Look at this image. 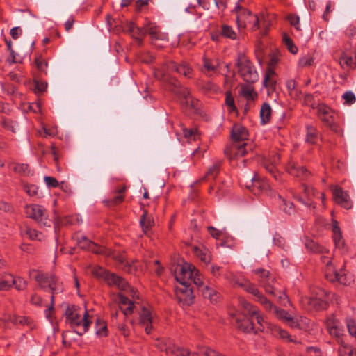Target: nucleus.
<instances>
[{
    "mask_svg": "<svg viewBox=\"0 0 356 356\" xmlns=\"http://www.w3.org/2000/svg\"><path fill=\"white\" fill-rule=\"evenodd\" d=\"M195 273H195L192 278V282L194 283V284H195L200 291H202V289L206 286L203 282V277L200 274L197 270H196Z\"/></svg>",
    "mask_w": 356,
    "mask_h": 356,
    "instance_id": "nucleus-55",
    "label": "nucleus"
},
{
    "mask_svg": "<svg viewBox=\"0 0 356 356\" xmlns=\"http://www.w3.org/2000/svg\"><path fill=\"white\" fill-rule=\"evenodd\" d=\"M157 322V316L149 307H143L139 312L138 325L144 328L147 334H150L154 325Z\"/></svg>",
    "mask_w": 356,
    "mask_h": 356,
    "instance_id": "nucleus-10",
    "label": "nucleus"
},
{
    "mask_svg": "<svg viewBox=\"0 0 356 356\" xmlns=\"http://www.w3.org/2000/svg\"><path fill=\"white\" fill-rule=\"evenodd\" d=\"M339 356H356L355 351L351 346L345 345L339 348Z\"/></svg>",
    "mask_w": 356,
    "mask_h": 356,
    "instance_id": "nucleus-52",
    "label": "nucleus"
},
{
    "mask_svg": "<svg viewBox=\"0 0 356 356\" xmlns=\"http://www.w3.org/2000/svg\"><path fill=\"white\" fill-rule=\"evenodd\" d=\"M326 296V293L324 290L319 289L316 296L311 297L308 299V304L311 307L316 309H324L327 307V302L323 298Z\"/></svg>",
    "mask_w": 356,
    "mask_h": 356,
    "instance_id": "nucleus-24",
    "label": "nucleus"
},
{
    "mask_svg": "<svg viewBox=\"0 0 356 356\" xmlns=\"http://www.w3.org/2000/svg\"><path fill=\"white\" fill-rule=\"evenodd\" d=\"M225 105L228 108L229 113L237 111V108L235 106L234 99L231 91L227 90L225 92Z\"/></svg>",
    "mask_w": 356,
    "mask_h": 356,
    "instance_id": "nucleus-47",
    "label": "nucleus"
},
{
    "mask_svg": "<svg viewBox=\"0 0 356 356\" xmlns=\"http://www.w3.org/2000/svg\"><path fill=\"white\" fill-rule=\"evenodd\" d=\"M29 276L38 283L40 289L49 288L52 293L50 306L45 310L46 316L49 318L54 311L55 294L63 291V284L54 275L42 273L35 269L29 271Z\"/></svg>",
    "mask_w": 356,
    "mask_h": 356,
    "instance_id": "nucleus-2",
    "label": "nucleus"
},
{
    "mask_svg": "<svg viewBox=\"0 0 356 356\" xmlns=\"http://www.w3.org/2000/svg\"><path fill=\"white\" fill-rule=\"evenodd\" d=\"M118 304L120 310L124 316H128L133 313L135 307L134 302L121 293L118 295Z\"/></svg>",
    "mask_w": 356,
    "mask_h": 356,
    "instance_id": "nucleus-28",
    "label": "nucleus"
},
{
    "mask_svg": "<svg viewBox=\"0 0 356 356\" xmlns=\"http://www.w3.org/2000/svg\"><path fill=\"white\" fill-rule=\"evenodd\" d=\"M305 245L308 250L314 253L323 254L327 252L326 248L307 237L305 238Z\"/></svg>",
    "mask_w": 356,
    "mask_h": 356,
    "instance_id": "nucleus-33",
    "label": "nucleus"
},
{
    "mask_svg": "<svg viewBox=\"0 0 356 356\" xmlns=\"http://www.w3.org/2000/svg\"><path fill=\"white\" fill-rule=\"evenodd\" d=\"M82 242H86L87 245H84L83 248H87V250L91 251L95 254H104L109 257L112 254V250L104 246L98 245L92 241L88 240L86 237L82 236Z\"/></svg>",
    "mask_w": 356,
    "mask_h": 356,
    "instance_id": "nucleus-26",
    "label": "nucleus"
},
{
    "mask_svg": "<svg viewBox=\"0 0 356 356\" xmlns=\"http://www.w3.org/2000/svg\"><path fill=\"white\" fill-rule=\"evenodd\" d=\"M236 66L243 80L248 83H254L258 80V73L252 63L243 53L237 56Z\"/></svg>",
    "mask_w": 356,
    "mask_h": 356,
    "instance_id": "nucleus-6",
    "label": "nucleus"
},
{
    "mask_svg": "<svg viewBox=\"0 0 356 356\" xmlns=\"http://www.w3.org/2000/svg\"><path fill=\"white\" fill-rule=\"evenodd\" d=\"M145 31L149 34L152 40V44L157 48H162L163 44H158L159 40L168 42V35L159 31V29L153 23L149 22L145 26Z\"/></svg>",
    "mask_w": 356,
    "mask_h": 356,
    "instance_id": "nucleus-14",
    "label": "nucleus"
},
{
    "mask_svg": "<svg viewBox=\"0 0 356 356\" xmlns=\"http://www.w3.org/2000/svg\"><path fill=\"white\" fill-rule=\"evenodd\" d=\"M343 99L345 100V102L348 104H353L355 102L356 100L355 95L351 91H348L345 92L343 95Z\"/></svg>",
    "mask_w": 356,
    "mask_h": 356,
    "instance_id": "nucleus-62",
    "label": "nucleus"
},
{
    "mask_svg": "<svg viewBox=\"0 0 356 356\" xmlns=\"http://www.w3.org/2000/svg\"><path fill=\"white\" fill-rule=\"evenodd\" d=\"M196 270L194 266L187 263L178 266L175 269L176 280L181 285L191 286Z\"/></svg>",
    "mask_w": 356,
    "mask_h": 356,
    "instance_id": "nucleus-11",
    "label": "nucleus"
},
{
    "mask_svg": "<svg viewBox=\"0 0 356 356\" xmlns=\"http://www.w3.org/2000/svg\"><path fill=\"white\" fill-rule=\"evenodd\" d=\"M282 40L286 47L287 49L293 54L298 52V47L293 44V40L288 36L287 34L284 33Z\"/></svg>",
    "mask_w": 356,
    "mask_h": 356,
    "instance_id": "nucleus-48",
    "label": "nucleus"
},
{
    "mask_svg": "<svg viewBox=\"0 0 356 356\" xmlns=\"http://www.w3.org/2000/svg\"><path fill=\"white\" fill-rule=\"evenodd\" d=\"M156 346L168 356H225L209 347H202L197 352H190L174 344L170 339L158 340Z\"/></svg>",
    "mask_w": 356,
    "mask_h": 356,
    "instance_id": "nucleus-3",
    "label": "nucleus"
},
{
    "mask_svg": "<svg viewBox=\"0 0 356 356\" xmlns=\"http://www.w3.org/2000/svg\"><path fill=\"white\" fill-rule=\"evenodd\" d=\"M254 272L259 275L258 280L265 289L266 292L273 296H277L276 289L272 284L274 282V277L271 276L270 273L264 269H258Z\"/></svg>",
    "mask_w": 356,
    "mask_h": 356,
    "instance_id": "nucleus-17",
    "label": "nucleus"
},
{
    "mask_svg": "<svg viewBox=\"0 0 356 356\" xmlns=\"http://www.w3.org/2000/svg\"><path fill=\"white\" fill-rule=\"evenodd\" d=\"M318 115L321 120L334 132L341 134V127L334 121V112L325 104H320L318 106Z\"/></svg>",
    "mask_w": 356,
    "mask_h": 356,
    "instance_id": "nucleus-9",
    "label": "nucleus"
},
{
    "mask_svg": "<svg viewBox=\"0 0 356 356\" xmlns=\"http://www.w3.org/2000/svg\"><path fill=\"white\" fill-rule=\"evenodd\" d=\"M241 93L242 95L248 100H253L257 96L254 88L248 85H243L241 86Z\"/></svg>",
    "mask_w": 356,
    "mask_h": 356,
    "instance_id": "nucleus-44",
    "label": "nucleus"
},
{
    "mask_svg": "<svg viewBox=\"0 0 356 356\" xmlns=\"http://www.w3.org/2000/svg\"><path fill=\"white\" fill-rule=\"evenodd\" d=\"M13 170L21 175H28L30 172L29 167L27 164L15 163Z\"/></svg>",
    "mask_w": 356,
    "mask_h": 356,
    "instance_id": "nucleus-51",
    "label": "nucleus"
},
{
    "mask_svg": "<svg viewBox=\"0 0 356 356\" xmlns=\"http://www.w3.org/2000/svg\"><path fill=\"white\" fill-rule=\"evenodd\" d=\"M169 72H176L177 73L184 76L186 78H192L193 70L186 62H181L177 64L175 62H169L161 68L156 69L154 75L156 79L167 83L169 85V90L177 95L181 100V103L187 108H195L198 100L194 99L187 88L183 87L180 82L175 77L170 75Z\"/></svg>",
    "mask_w": 356,
    "mask_h": 356,
    "instance_id": "nucleus-1",
    "label": "nucleus"
},
{
    "mask_svg": "<svg viewBox=\"0 0 356 356\" xmlns=\"http://www.w3.org/2000/svg\"><path fill=\"white\" fill-rule=\"evenodd\" d=\"M327 330L329 334L335 339L337 342L340 344L341 346H345L343 341L344 331L343 330L336 325L334 323L331 325L330 323H327Z\"/></svg>",
    "mask_w": 356,
    "mask_h": 356,
    "instance_id": "nucleus-30",
    "label": "nucleus"
},
{
    "mask_svg": "<svg viewBox=\"0 0 356 356\" xmlns=\"http://www.w3.org/2000/svg\"><path fill=\"white\" fill-rule=\"evenodd\" d=\"M175 295L177 301L183 306H189L193 303L195 296L191 286L186 285L177 286Z\"/></svg>",
    "mask_w": 356,
    "mask_h": 356,
    "instance_id": "nucleus-15",
    "label": "nucleus"
},
{
    "mask_svg": "<svg viewBox=\"0 0 356 356\" xmlns=\"http://www.w3.org/2000/svg\"><path fill=\"white\" fill-rule=\"evenodd\" d=\"M247 129L241 124H234L232 127L231 136L232 142L243 143L248 138Z\"/></svg>",
    "mask_w": 356,
    "mask_h": 356,
    "instance_id": "nucleus-25",
    "label": "nucleus"
},
{
    "mask_svg": "<svg viewBox=\"0 0 356 356\" xmlns=\"http://www.w3.org/2000/svg\"><path fill=\"white\" fill-rule=\"evenodd\" d=\"M221 166L220 161H216L207 170L205 177L214 179L217 177Z\"/></svg>",
    "mask_w": 356,
    "mask_h": 356,
    "instance_id": "nucleus-46",
    "label": "nucleus"
},
{
    "mask_svg": "<svg viewBox=\"0 0 356 356\" xmlns=\"http://www.w3.org/2000/svg\"><path fill=\"white\" fill-rule=\"evenodd\" d=\"M247 145L246 142H232V144L225 149V154L230 159H238L248 153Z\"/></svg>",
    "mask_w": 356,
    "mask_h": 356,
    "instance_id": "nucleus-16",
    "label": "nucleus"
},
{
    "mask_svg": "<svg viewBox=\"0 0 356 356\" xmlns=\"http://www.w3.org/2000/svg\"><path fill=\"white\" fill-rule=\"evenodd\" d=\"M10 281V289L15 286L17 291L24 290L27 286V282L21 277H15L12 274H8Z\"/></svg>",
    "mask_w": 356,
    "mask_h": 356,
    "instance_id": "nucleus-34",
    "label": "nucleus"
},
{
    "mask_svg": "<svg viewBox=\"0 0 356 356\" xmlns=\"http://www.w3.org/2000/svg\"><path fill=\"white\" fill-rule=\"evenodd\" d=\"M273 314L279 320L288 324L291 327H300L298 320L293 318L288 312L284 309L278 307H273Z\"/></svg>",
    "mask_w": 356,
    "mask_h": 356,
    "instance_id": "nucleus-21",
    "label": "nucleus"
},
{
    "mask_svg": "<svg viewBox=\"0 0 356 356\" xmlns=\"http://www.w3.org/2000/svg\"><path fill=\"white\" fill-rule=\"evenodd\" d=\"M286 170L291 175L302 179L307 178L310 173L302 166H299L295 161H290L286 167Z\"/></svg>",
    "mask_w": 356,
    "mask_h": 356,
    "instance_id": "nucleus-23",
    "label": "nucleus"
},
{
    "mask_svg": "<svg viewBox=\"0 0 356 356\" xmlns=\"http://www.w3.org/2000/svg\"><path fill=\"white\" fill-rule=\"evenodd\" d=\"M279 198L282 202V210L288 214L292 213L294 211L293 204L290 202H286V200L282 199L280 195H279Z\"/></svg>",
    "mask_w": 356,
    "mask_h": 356,
    "instance_id": "nucleus-57",
    "label": "nucleus"
},
{
    "mask_svg": "<svg viewBox=\"0 0 356 356\" xmlns=\"http://www.w3.org/2000/svg\"><path fill=\"white\" fill-rule=\"evenodd\" d=\"M271 116V108L267 103L263 104L260 111L261 121L263 124H266L270 121Z\"/></svg>",
    "mask_w": 356,
    "mask_h": 356,
    "instance_id": "nucleus-42",
    "label": "nucleus"
},
{
    "mask_svg": "<svg viewBox=\"0 0 356 356\" xmlns=\"http://www.w3.org/2000/svg\"><path fill=\"white\" fill-rule=\"evenodd\" d=\"M183 134L186 138L196 140L199 136L196 129L183 128Z\"/></svg>",
    "mask_w": 356,
    "mask_h": 356,
    "instance_id": "nucleus-56",
    "label": "nucleus"
},
{
    "mask_svg": "<svg viewBox=\"0 0 356 356\" xmlns=\"http://www.w3.org/2000/svg\"><path fill=\"white\" fill-rule=\"evenodd\" d=\"M65 317L66 321L79 335L86 333L92 323L87 310H85L83 316H81L74 305L67 307L65 311Z\"/></svg>",
    "mask_w": 356,
    "mask_h": 356,
    "instance_id": "nucleus-5",
    "label": "nucleus"
},
{
    "mask_svg": "<svg viewBox=\"0 0 356 356\" xmlns=\"http://www.w3.org/2000/svg\"><path fill=\"white\" fill-rule=\"evenodd\" d=\"M140 224L145 234L154 225V222L152 218L148 216L147 211L144 210L143 213L140 220Z\"/></svg>",
    "mask_w": 356,
    "mask_h": 356,
    "instance_id": "nucleus-38",
    "label": "nucleus"
},
{
    "mask_svg": "<svg viewBox=\"0 0 356 356\" xmlns=\"http://www.w3.org/2000/svg\"><path fill=\"white\" fill-rule=\"evenodd\" d=\"M126 191V186H124L120 189H118L115 191V195L112 197L111 200L107 201L108 204L109 205H118L121 204L124 200V192Z\"/></svg>",
    "mask_w": 356,
    "mask_h": 356,
    "instance_id": "nucleus-40",
    "label": "nucleus"
},
{
    "mask_svg": "<svg viewBox=\"0 0 356 356\" xmlns=\"http://www.w3.org/2000/svg\"><path fill=\"white\" fill-rule=\"evenodd\" d=\"M247 187L255 195L260 193L268 194L270 191V185L266 179H260L254 175L251 179V185Z\"/></svg>",
    "mask_w": 356,
    "mask_h": 356,
    "instance_id": "nucleus-20",
    "label": "nucleus"
},
{
    "mask_svg": "<svg viewBox=\"0 0 356 356\" xmlns=\"http://www.w3.org/2000/svg\"><path fill=\"white\" fill-rule=\"evenodd\" d=\"M314 63V59L309 56H304L299 60L298 65L302 67L311 66Z\"/></svg>",
    "mask_w": 356,
    "mask_h": 356,
    "instance_id": "nucleus-60",
    "label": "nucleus"
},
{
    "mask_svg": "<svg viewBox=\"0 0 356 356\" xmlns=\"http://www.w3.org/2000/svg\"><path fill=\"white\" fill-rule=\"evenodd\" d=\"M21 234L22 236H27L30 240L42 241L44 239V236L42 232L33 229L29 226L22 228Z\"/></svg>",
    "mask_w": 356,
    "mask_h": 356,
    "instance_id": "nucleus-32",
    "label": "nucleus"
},
{
    "mask_svg": "<svg viewBox=\"0 0 356 356\" xmlns=\"http://www.w3.org/2000/svg\"><path fill=\"white\" fill-rule=\"evenodd\" d=\"M35 63L39 71L44 72V74H47L46 70L47 68L48 63L47 60L42 58V56H38L35 58Z\"/></svg>",
    "mask_w": 356,
    "mask_h": 356,
    "instance_id": "nucleus-50",
    "label": "nucleus"
},
{
    "mask_svg": "<svg viewBox=\"0 0 356 356\" xmlns=\"http://www.w3.org/2000/svg\"><path fill=\"white\" fill-rule=\"evenodd\" d=\"M191 250L202 261L208 264L211 260L209 250L204 245L201 244L199 245H193Z\"/></svg>",
    "mask_w": 356,
    "mask_h": 356,
    "instance_id": "nucleus-29",
    "label": "nucleus"
},
{
    "mask_svg": "<svg viewBox=\"0 0 356 356\" xmlns=\"http://www.w3.org/2000/svg\"><path fill=\"white\" fill-rule=\"evenodd\" d=\"M235 285L243 288L245 291L250 293H252L256 298H257L259 295L261 293L258 289L256 287V286L253 284H251L248 280H243L242 282L236 281L235 282Z\"/></svg>",
    "mask_w": 356,
    "mask_h": 356,
    "instance_id": "nucleus-37",
    "label": "nucleus"
},
{
    "mask_svg": "<svg viewBox=\"0 0 356 356\" xmlns=\"http://www.w3.org/2000/svg\"><path fill=\"white\" fill-rule=\"evenodd\" d=\"M25 213L28 218L34 220L40 225L49 226L47 211L42 206L36 204L26 205Z\"/></svg>",
    "mask_w": 356,
    "mask_h": 356,
    "instance_id": "nucleus-8",
    "label": "nucleus"
},
{
    "mask_svg": "<svg viewBox=\"0 0 356 356\" xmlns=\"http://www.w3.org/2000/svg\"><path fill=\"white\" fill-rule=\"evenodd\" d=\"M280 161V156L277 153H273L267 158L264 157L261 161V166L277 181L281 179L282 177V174L277 170Z\"/></svg>",
    "mask_w": 356,
    "mask_h": 356,
    "instance_id": "nucleus-12",
    "label": "nucleus"
},
{
    "mask_svg": "<svg viewBox=\"0 0 356 356\" xmlns=\"http://www.w3.org/2000/svg\"><path fill=\"white\" fill-rule=\"evenodd\" d=\"M24 190L29 196H34L38 193V187L33 184H24Z\"/></svg>",
    "mask_w": 356,
    "mask_h": 356,
    "instance_id": "nucleus-59",
    "label": "nucleus"
},
{
    "mask_svg": "<svg viewBox=\"0 0 356 356\" xmlns=\"http://www.w3.org/2000/svg\"><path fill=\"white\" fill-rule=\"evenodd\" d=\"M340 65L342 67L351 68L355 65L354 59L351 56L343 54L340 58Z\"/></svg>",
    "mask_w": 356,
    "mask_h": 356,
    "instance_id": "nucleus-49",
    "label": "nucleus"
},
{
    "mask_svg": "<svg viewBox=\"0 0 356 356\" xmlns=\"http://www.w3.org/2000/svg\"><path fill=\"white\" fill-rule=\"evenodd\" d=\"M201 292L204 298H208L211 302H216L219 298V295L216 293V291L208 286H205L203 289H202Z\"/></svg>",
    "mask_w": 356,
    "mask_h": 356,
    "instance_id": "nucleus-41",
    "label": "nucleus"
},
{
    "mask_svg": "<svg viewBox=\"0 0 356 356\" xmlns=\"http://www.w3.org/2000/svg\"><path fill=\"white\" fill-rule=\"evenodd\" d=\"M322 261L326 264V268L325 272V278L330 282L337 281L340 283L343 284L345 282L344 275L341 272H337L333 266L331 259L327 257H321Z\"/></svg>",
    "mask_w": 356,
    "mask_h": 356,
    "instance_id": "nucleus-18",
    "label": "nucleus"
},
{
    "mask_svg": "<svg viewBox=\"0 0 356 356\" xmlns=\"http://www.w3.org/2000/svg\"><path fill=\"white\" fill-rule=\"evenodd\" d=\"M279 62V58L277 54H273L268 64V69L274 70L275 66Z\"/></svg>",
    "mask_w": 356,
    "mask_h": 356,
    "instance_id": "nucleus-64",
    "label": "nucleus"
},
{
    "mask_svg": "<svg viewBox=\"0 0 356 356\" xmlns=\"http://www.w3.org/2000/svg\"><path fill=\"white\" fill-rule=\"evenodd\" d=\"M221 34L222 36L232 40L235 39L236 37V34L234 31L233 29L228 25H223L222 26Z\"/></svg>",
    "mask_w": 356,
    "mask_h": 356,
    "instance_id": "nucleus-53",
    "label": "nucleus"
},
{
    "mask_svg": "<svg viewBox=\"0 0 356 356\" xmlns=\"http://www.w3.org/2000/svg\"><path fill=\"white\" fill-rule=\"evenodd\" d=\"M203 70L202 72L208 75L216 72L219 67V61L216 58H209L206 54L203 56Z\"/></svg>",
    "mask_w": 356,
    "mask_h": 356,
    "instance_id": "nucleus-27",
    "label": "nucleus"
},
{
    "mask_svg": "<svg viewBox=\"0 0 356 356\" xmlns=\"http://www.w3.org/2000/svg\"><path fill=\"white\" fill-rule=\"evenodd\" d=\"M286 87L289 91L290 95L298 97L299 92L297 89V83L295 80H289L286 83Z\"/></svg>",
    "mask_w": 356,
    "mask_h": 356,
    "instance_id": "nucleus-54",
    "label": "nucleus"
},
{
    "mask_svg": "<svg viewBox=\"0 0 356 356\" xmlns=\"http://www.w3.org/2000/svg\"><path fill=\"white\" fill-rule=\"evenodd\" d=\"M271 330L272 333L276 337H279L287 342H297L294 339H293L292 336L290 335L287 331L282 330L280 327L274 325L272 327Z\"/></svg>",
    "mask_w": 356,
    "mask_h": 356,
    "instance_id": "nucleus-36",
    "label": "nucleus"
},
{
    "mask_svg": "<svg viewBox=\"0 0 356 356\" xmlns=\"http://www.w3.org/2000/svg\"><path fill=\"white\" fill-rule=\"evenodd\" d=\"M44 179L48 187L56 188L59 185L58 181L53 177L46 176Z\"/></svg>",
    "mask_w": 356,
    "mask_h": 356,
    "instance_id": "nucleus-63",
    "label": "nucleus"
},
{
    "mask_svg": "<svg viewBox=\"0 0 356 356\" xmlns=\"http://www.w3.org/2000/svg\"><path fill=\"white\" fill-rule=\"evenodd\" d=\"M96 334L99 337H106L108 334L106 323L97 318L95 323Z\"/></svg>",
    "mask_w": 356,
    "mask_h": 356,
    "instance_id": "nucleus-43",
    "label": "nucleus"
},
{
    "mask_svg": "<svg viewBox=\"0 0 356 356\" xmlns=\"http://www.w3.org/2000/svg\"><path fill=\"white\" fill-rule=\"evenodd\" d=\"M333 240L337 248L341 249L344 246V241L342 238L339 227L337 222H334L332 227Z\"/></svg>",
    "mask_w": 356,
    "mask_h": 356,
    "instance_id": "nucleus-39",
    "label": "nucleus"
},
{
    "mask_svg": "<svg viewBox=\"0 0 356 356\" xmlns=\"http://www.w3.org/2000/svg\"><path fill=\"white\" fill-rule=\"evenodd\" d=\"M131 35V37L138 42V45L141 46L143 44V38L147 35V31H145V26L140 28L136 26L135 31H134Z\"/></svg>",
    "mask_w": 356,
    "mask_h": 356,
    "instance_id": "nucleus-45",
    "label": "nucleus"
},
{
    "mask_svg": "<svg viewBox=\"0 0 356 356\" xmlns=\"http://www.w3.org/2000/svg\"><path fill=\"white\" fill-rule=\"evenodd\" d=\"M109 272L100 266H95L92 269V274L97 277L106 278Z\"/></svg>",
    "mask_w": 356,
    "mask_h": 356,
    "instance_id": "nucleus-58",
    "label": "nucleus"
},
{
    "mask_svg": "<svg viewBox=\"0 0 356 356\" xmlns=\"http://www.w3.org/2000/svg\"><path fill=\"white\" fill-rule=\"evenodd\" d=\"M335 202L346 209H350L353 207V202L348 192L339 186H331Z\"/></svg>",
    "mask_w": 356,
    "mask_h": 356,
    "instance_id": "nucleus-19",
    "label": "nucleus"
},
{
    "mask_svg": "<svg viewBox=\"0 0 356 356\" xmlns=\"http://www.w3.org/2000/svg\"><path fill=\"white\" fill-rule=\"evenodd\" d=\"M319 137V133L317 129L312 125L306 127L305 140L310 144H316Z\"/></svg>",
    "mask_w": 356,
    "mask_h": 356,
    "instance_id": "nucleus-35",
    "label": "nucleus"
},
{
    "mask_svg": "<svg viewBox=\"0 0 356 356\" xmlns=\"http://www.w3.org/2000/svg\"><path fill=\"white\" fill-rule=\"evenodd\" d=\"M10 289V281L8 274H5L2 279H0V291H8Z\"/></svg>",
    "mask_w": 356,
    "mask_h": 356,
    "instance_id": "nucleus-61",
    "label": "nucleus"
},
{
    "mask_svg": "<svg viewBox=\"0 0 356 356\" xmlns=\"http://www.w3.org/2000/svg\"><path fill=\"white\" fill-rule=\"evenodd\" d=\"M277 76L275 70H267L264 79V85L266 88L268 95H272L275 91Z\"/></svg>",
    "mask_w": 356,
    "mask_h": 356,
    "instance_id": "nucleus-22",
    "label": "nucleus"
},
{
    "mask_svg": "<svg viewBox=\"0 0 356 356\" xmlns=\"http://www.w3.org/2000/svg\"><path fill=\"white\" fill-rule=\"evenodd\" d=\"M238 302L244 311L252 317L251 320L245 321V323H247V325H242V327H241L243 331L244 332H250L252 331L255 333L262 332L267 323L260 314L259 309L243 298H239Z\"/></svg>",
    "mask_w": 356,
    "mask_h": 356,
    "instance_id": "nucleus-4",
    "label": "nucleus"
},
{
    "mask_svg": "<svg viewBox=\"0 0 356 356\" xmlns=\"http://www.w3.org/2000/svg\"><path fill=\"white\" fill-rule=\"evenodd\" d=\"M236 22L239 29H248L252 31L257 30L259 27V17L253 15L250 10L245 8H239L237 14Z\"/></svg>",
    "mask_w": 356,
    "mask_h": 356,
    "instance_id": "nucleus-7",
    "label": "nucleus"
},
{
    "mask_svg": "<svg viewBox=\"0 0 356 356\" xmlns=\"http://www.w3.org/2000/svg\"><path fill=\"white\" fill-rule=\"evenodd\" d=\"M104 280L109 286H115L120 290L127 291L129 289L132 298H135V296L138 298V295L136 294L137 291L133 288H131L123 278L116 275L115 273H108Z\"/></svg>",
    "mask_w": 356,
    "mask_h": 356,
    "instance_id": "nucleus-13",
    "label": "nucleus"
},
{
    "mask_svg": "<svg viewBox=\"0 0 356 356\" xmlns=\"http://www.w3.org/2000/svg\"><path fill=\"white\" fill-rule=\"evenodd\" d=\"M302 187L304 191V195L307 200H305L303 197H300L299 200L307 206H312L313 208H315V205H314L312 199L317 195L318 193L315 191L313 187L306 186L305 184H303Z\"/></svg>",
    "mask_w": 356,
    "mask_h": 356,
    "instance_id": "nucleus-31",
    "label": "nucleus"
}]
</instances>
